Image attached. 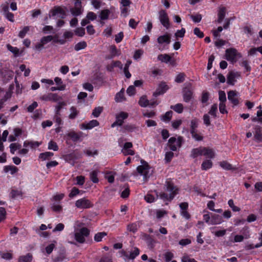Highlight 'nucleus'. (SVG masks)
<instances>
[{"label": "nucleus", "instance_id": "nucleus-1", "mask_svg": "<svg viewBox=\"0 0 262 262\" xmlns=\"http://www.w3.org/2000/svg\"><path fill=\"white\" fill-rule=\"evenodd\" d=\"M164 191L160 192H157V197L164 202L171 201L179 193V189L174 185L170 179H166L164 184Z\"/></svg>", "mask_w": 262, "mask_h": 262}, {"label": "nucleus", "instance_id": "nucleus-2", "mask_svg": "<svg viewBox=\"0 0 262 262\" xmlns=\"http://www.w3.org/2000/svg\"><path fill=\"white\" fill-rule=\"evenodd\" d=\"M203 218L204 222L209 225H216L222 224L224 221L223 217L217 214L210 213L208 211L204 210Z\"/></svg>", "mask_w": 262, "mask_h": 262}, {"label": "nucleus", "instance_id": "nucleus-3", "mask_svg": "<svg viewBox=\"0 0 262 262\" xmlns=\"http://www.w3.org/2000/svg\"><path fill=\"white\" fill-rule=\"evenodd\" d=\"M225 56L226 59L233 63L236 62L238 58L242 57V55L237 52L236 49L229 48L226 50Z\"/></svg>", "mask_w": 262, "mask_h": 262}, {"label": "nucleus", "instance_id": "nucleus-4", "mask_svg": "<svg viewBox=\"0 0 262 262\" xmlns=\"http://www.w3.org/2000/svg\"><path fill=\"white\" fill-rule=\"evenodd\" d=\"M89 234V230L85 227H82L80 229L75 228V238L76 241L80 243H83L85 241V237Z\"/></svg>", "mask_w": 262, "mask_h": 262}, {"label": "nucleus", "instance_id": "nucleus-5", "mask_svg": "<svg viewBox=\"0 0 262 262\" xmlns=\"http://www.w3.org/2000/svg\"><path fill=\"white\" fill-rule=\"evenodd\" d=\"M137 169L138 173L143 177V179L145 181L149 178L152 172V169L146 163L139 166Z\"/></svg>", "mask_w": 262, "mask_h": 262}, {"label": "nucleus", "instance_id": "nucleus-6", "mask_svg": "<svg viewBox=\"0 0 262 262\" xmlns=\"http://www.w3.org/2000/svg\"><path fill=\"white\" fill-rule=\"evenodd\" d=\"M182 138L178 137L177 138L176 137H171L168 140V146L172 151H176L177 149L180 147L182 144Z\"/></svg>", "mask_w": 262, "mask_h": 262}, {"label": "nucleus", "instance_id": "nucleus-7", "mask_svg": "<svg viewBox=\"0 0 262 262\" xmlns=\"http://www.w3.org/2000/svg\"><path fill=\"white\" fill-rule=\"evenodd\" d=\"M243 235H235L234 237L233 240H231L232 243H239L244 241V238L248 239L250 237V235L249 233V228L245 227L242 229Z\"/></svg>", "mask_w": 262, "mask_h": 262}, {"label": "nucleus", "instance_id": "nucleus-8", "mask_svg": "<svg viewBox=\"0 0 262 262\" xmlns=\"http://www.w3.org/2000/svg\"><path fill=\"white\" fill-rule=\"evenodd\" d=\"M75 206L79 209L90 208L93 206V203L90 200L83 198L76 201Z\"/></svg>", "mask_w": 262, "mask_h": 262}, {"label": "nucleus", "instance_id": "nucleus-9", "mask_svg": "<svg viewBox=\"0 0 262 262\" xmlns=\"http://www.w3.org/2000/svg\"><path fill=\"white\" fill-rule=\"evenodd\" d=\"M159 18L162 25L166 29H168L170 27V22L166 11L162 10L159 11Z\"/></svg>", "mask_w": 262, "mask_h": 262}, {"label": "nucleus", "instance_id": "nucleus-10", "mask_svg": "<svg viewBox=\"0 0 262 262\" xmlns=\"http://www.w3.org/2000/svg\"><path fill=\"white\" fill-rule=\"evenodd\" d=\"M74 7L70 9V11L73 15L75 16L80 15L83 11L81 2L80 0H75Z\"/></svg>", "mask_w": 262, "mask_h": 262}, {"label": "nucleus", "instance_id": "nucleus-11", "mask_svg": "<svg viewBox=\"0 0 262 262\" xmlns=\"http://www.w3.org/2000/svg\"><path fill=\"white\" fill-rule=\"evenodd\" d=\"M241 77L240 73L238 72H230L227 77V83L230 85H234L237 79Z\"/></svg>", "mask_w": 262, "mask_h": 262}, {"label": "nucleus", "instance_id": "nucleus-12", "mask_svg": "<svg viewBox=\"0 0 262 262\" xmlns=\"http://www.w3.org/2000/svg\"><path fill=\"white\" fill-rule=\"evenodd\" d=\"M61 99V97H59L57 94L53 93L43 95L40 97V99L42 100L52 101L54 102H57Z\"/></svg>", "mask_w": 262, "mask_h": 262}, {"label": "nucleus", "instance_id": "nucleus-13", "mask_svg": "<svg viewBox=\"0 0 262 262\" xmlns=\"http://www.w3.org/2000/svg\"><path fill=\"white\" fill-rule=\"evenodd\" d=\"M169 89L168 86L165 82H161L159 84L156 92L154 93V95L157 97L159 95L163 94Z\"/></svg>", "mask_w": 262, "mask_h": 262}, {"label": "nucleus", "instance_id": "nucleus-14", "mask_svg": "<svg viewBox=\"0 0 262 262\" xmlns=\"http://www.w3.org/2000/svg\"><path fill=\"white\" fill-rule=\"evenodd\" d=\"M132 147L133 144L131 142H126L123 146L122 152L124 155H133L134 151L131 149Z\"/></svg>", "mask_w": 262, "mask_h": 262}, {"label": "nucleus", "instance_id": "nucleus-15", "mask_svg": "<svg viewBox=\"0 0 262 262\" xmlns=\"http://www.w3.org/2000/svg\"><path fill=\"white\" fill-rule=\"evenodd\" d=\"M157 42L159 45H169L170 42V36L168 34H165L163 35L159 36L157 38Z\"/></svg>", "mask_w": 262, "mask_h": 262}, {"label": "nucleus", "instance_id": "nucleus-16", "mask_svg": "<svg viewBox=\"0 0 262 262\" xmlns=\"http://www.w3.org/2000/svg\"><path fill=\"white\" fill-rule=\"evenodd\" d=\"M99 124V123L97 120H92L88 123L82 124L80 125V128L83 129H90L98 126Z\"/></svg>", "mask_w": 262, "mask_h": 262}, {"label": "nucleus", "instance_id": "nucleus-17", "mask_svg": "<svg viewBox=\"0 0 262 262\" xmlns=\"http://www.w3.org/2000/svg\"><path fill=\"white\" fill-rule=\"evenodd\" d=\"M128 116V113L124 112H121L116 115V119L117 122L118 123V126H121L124 120H125Z\"/></svg>", "mask_w": 262, "mask_h": 262}, {"label": "nucleus", "instance_id": "nucleus-18", "mask_svg": "<svg viewBox=\"0 0 262 262\" xmlns=\"http://www.w3.org/2000/svg\"><path fill=\"white\" fill-rule=\"evenodd\" d=\"M237 93L234 91H230L228 93V99L231 103L236 105L238 104V100L237 98Z\"/></svg>", "mask_w": 262, "mask_h": 262}, {"label": "nucleus", "instance_id": "nucleus-19", "mask_svg": "<svg viewBox=\"0 0 262 262\" xmlns=\"http://www.w3.org/2000/svg\"><path fill=\"white\" fill-rule=\"evenodd\" d=\"M53 16H57L59 17L64 18L66 13L64 9L60 7L55 8L52 11Z\"/></svg>", "mask_w": 262, "mask_h": 262}, {"label": "nucleus", "instance_id": "nucleus-20", "mask_svg": "<svg viewBox=\"0 0 262 262\" xmlns=\"http://www.w3.org/2000/svg\"><path fill=\"white\" fill-rule=\"evenodd\" d=\"M139 104L141 107H146L148 105L154 106L158 104L156 102L149 103L145 96H142L140 98Z\"/></svg>", "mask_w": 262, "mask_h": 262}, {"label": "nucleus", "instance_id": "nucleus-21", "mask_svg": "<svg viewBox=\"0 0 262 262\" xmlns=\"http://www.w3.org/2000/svg\"><path fill=\"white\" fill-rule=\"evenodd\" d=\"M82 133L81 132L76 133L74 131L70 132L67 134V136L74 142L80 140L82 137Z\"/></svg>", "mask_w": 262, "mask_h": 262}, {"label": "nucleus", "instance_id": "nucleus-22", "mask_svg": "<svg viewBox=\"0 0 262 262\" xmlns=\"http://www.w3.org/2000/svg\"><path fill=\"white\" fill-rule=\"evenodd\" d=\"M202 156H204L209 159H212L214 157V153L212 149L208 147H203Z\"/></svg>", "mask_w": 262, "mask_h": 262}, {"label": "nucleus", "instance_id": "nucleus-23", "mask_svg": "<svg viewBox=\"0 0 262 262\" xmlns=\"http://www.w3.org/2000/svg\"><path fill=\"white\" fill-rule=\"evenodd\" d=\"M56 243L57 242L55 241H52V243L47 245L45 249L41 250L42 252L47 254H51L55 248Z\"/></svg>", "mask_w": 262, "mask_h": 262}, {"label": "nucleus", "instance_id": "nucleus-24", "mask_svg": "<svg viewBox=\"0 0 262 262\" xmlns=\"http://www.w3.org/2000/svg\"><path fill=\"white\" fill-rule=\"evenodd\" d=\"M41 144V142L38 141H29L27 140L24 142V146L25 147H30L31 148H35L38 147Z\"/></svg>", "mask_w": 262, "mask_h": 262}, {"label": "nucleus", "instance_id": "nucleus-25", "mask_svg": "<svg viewBox=\"0 0 262 262\" xmlns=\"http://www.w3.org/2000/svg\"><path fill=\"white\" fill-rule=\"evenodd\" d=\"M226 13V9L224 7H220L218 11V23H221L224 18Z\"/></svg>", "mask_w": 262, "mask_h": 262}, {"label": "nucleus", "instance_id": "nucleus-26", "mask_svg": "<svg viewBox=\"0 0 262 262\" xmlns=\"http://www.w3.org/2000/svg\"><path fill=\"white\" fill-rule=\"evenodd\" d=\"M5 172H10L11 174H14L18 171L17 167L13 165H7L4 167Z\"/></svg>", "mask_w": 262, "mask_h": 262}, {"label": "nucleus", "instance_id": "nucleus-27", "mask_svg": "<svg viewBox=\"0 0 262 262\" xmlns=\"http://www.w3.org/2000/svg\"><path fill=\"white\" fill-rule=\"evenodd\" d=\"M158 59L162 62L168 63L170 62L171 57L167 54H160L158 56Z\"/></svg>", "mask_w": 262, "mask_h": 262}, {"label": "nucleus", "instance_id": "nucleus-28", "mask_svg": "<svg viewBox=\"0 0 262 262\" xmlns=\"http://www.w3.org/2000/svg\"><path fill=\"white\" fill-rule=\"evenodd\" d=\"M202 148L203 147H199L193 149L191 150V157L193 158H195L198 156H202Z\"/></svg>", "mask_w": 262, "mask_h": 262}, {"label": "nucleus", "instance_id": "nucleus-29", "mask_svg": "<svg viewBox=\"0 0 262 262\" xmlns=\"http://www.w3.org/2000/svg\"><path fill=\"white\" fill-rule=\"evenodd\" d=\"M54 154L52 152L47 151L39 154V158L42 161L49 160L53 156Z\"/></svg>", "mask_w": 262, "mask_h": 262}, {"label": "nucleus", "instance_id": "nucleus-30", "mask_svg": "<svg viewBox=\"0 0 262 262\" xmlns=\"http://www.w3.org/2000/svg\"><path fill=\"white\" fill-rule=\"evenodd\" d=\"M115 67H118L121 70L123 69V65L120 61H113L108 66L107 70L111 71Z\"/></svg>", "mask_w": 262, "mask_h": 262}, {"label": "nucleus", "instance_id": "nucleus-31", "mask_svg": "<svg viewBox=\"0 0 262 262\" xmlns=\"http://www.w3.org/2000/svg\"><path fill=\"white\" fill-rule=\"evenodd\" d=\"M212 166V163L210 160H206L203 162L201 165V168L202 170H206L210 169Z\"/></svg>", "mask_w": 262, "mask_h": 262}, {"label": "nucleus", "instance_id": "nucleus-32", "mask_svg": "<svg viewBox=\"0 0 262 262\" xmlns=\"http://www.w3.org/2000/svg\"><path fill=\"white\" fill-rule=\"evenodd\" d=\"M32 260V255L28 253L25 255L20 256L18 259V262H31Z\"/></svg>", "mask_w": 262, "mask_h": 262}, {"label": "nucleus", "instance_id": "nucleus-33", "mask_svg": "<svg viewBox=\"0 0 262 262\" xmlns=\"http://www.w3.org/2000/svg\"><path fill=\"white\" fill-rule=\"evenodd\" d=\"M87 46V43L84 41H82L76 43L74 46V50L76 51L85 49Z\"/></svg>", "mask_w": 262, "mask_h": 262}, {"label": "nucleus", "instance_id": "nucleus-34", "mask_svg": "<svg viewBox=\"0 0 262 262\" xmlns=\"http://www.w3.org/2000/svg\"><path fill=\"white\" fill-rule=\"evenodd\" d=\"M70 114L69 116V117L71 119H75L77 116L78 115L79 112L77 110L76 107L75 106L71 107L70 109Z\"/></svg>", "mask_w": 262, "mask_h": 262}, {"label": "nucleus", "instance_id": "nucleus-35", "mask_svg": "<svg viewBox=\"0 0 262 262\" xmlns=\"http://www.w3.org/2000/svg\"><path fill=\"white\" fill-rule=\"evenodd\" d=\"M139 228L138 224L136 223H132L127 225V230L129 232L135 233L137 232Z\"/></svg>", "mask_w": 262, "mask_h": 262}, {"label": "nucleus", "instance_id": "nucleus-36", "mask_svg": "<svg viewBox=\"0 0 262 262\" xmlns=\"http://www.w3.org/2000/svg\"><path fill=\"white\" fill-rule=\"evenodd\" d=\"M111 12L108 9L103 10L100 14V18L101 20H106L108 19Z\"/></svg>", "mask_w": 262, "mask_h": 262}, {"label": "nucleus", "instance_id": "nucleus-37", "mask_svg": "<svg viewBox=\"0 0 262 262\" xmlns=\"http://www.w3.org/2000/svg\"><path fill=\"white\" fill-rule=\"evenodd\" d=\"M192 93L189 90L184 91L183 94V99L184 101L188 102H189L192 98Z\"/></svg>", "mask_w": 262, "mask_h": 262}, {"label": "nucleus", "instance_id": "nucleus-38", "mask_svg": "<svg viewBox=\"0 0 262 262\" xmlns=\"http://www.w3.org/2000/svg\"><path fill=\"white\" fill-rule=\"evenodd\" d=\"M172 111H168L161 118V120L165 122H169L172 116Z\"/></svg>", "mask_w": 262, "mask_h": 262}, {"label": "nucleus", "instance_id": "nucleus-39", "mask_svg": "<svg viewBox=\"0 0 262 262\" xmlns=\"http://www.w3.org/2000/svg\"><path fill=\"white\" fill-rule=\"evenodd\" d=\"M116 102H122L124 100V91L122 90L119 92L117 93L115 98Z\"/></svg>", "mask_w": 262, "mask_h": 262}, {"label": "nucleus", "instance_id": "nucleus-40", "mask_svg": "<svg viewBox=\"0 0 262 262\" xmlns=\"http://www.w3.org/2000/svg\"><path fill=\"white\" fill-rule=\"evenodd\" d=\"M171 108L178 113H181L183 111V106L181 103H178L174 105L171 106Z\"/></svg>", "mask_w": 262, "mask_h": 262}, {"label": "nucleus", "instance_id": "nucleus-41", "mask_svg": "<svg viewBox=\"0 0 262 262\" xmlns=\"http://www.w3.org/2000/svg\"><path fill=\"white\" fill-rule=\"evenodd\" d=\"M7 49L12 52L15 56H18L19 54V49L17 47H14L11 46L10 44L7 45Z\"/></svg>", "mask_w": 262, "mask_h": 262}, {"label": "nucleus", "instance_id": "nucleus-42", "mask_svg": "<svg viewBox=\"0 0 262 262\" xmlns=\"http://www.w3.org/2000/svg\"><path fill=\"white\" fill-rule=\"evenodd\" d=\"M198 120L197 119H193L190 122V132L192 131H196V128L198 126Z\"/></svg>", "mask_w": 262, "mask_h": 262}, {"label": "nucleus", "instance_id": "nucleus-43", "mask_svg": "<svg viewBox=\"0 0 262 262\" xmlns=\"http://www.w3.org/2000/svg\"><path fill=\"white\" fill-rule=\"evenodd\" d=\"M139 254V250L138 248L135 247L130 252L128 258L132 259H134L136 256Z\"/></svg>", "mask_w": 262, "mask_h": 262}, {"label": "nucleus", "instance_id": "nucleus-44", "mask_svg": "<svg viewBox=\"0 0 262 262\" xmlns=\"http://www.w3.org/2000/svg\"><path fill=\"white\" fill-rule=\"evenodd\" d=\"M90 179L95 183L98 182V171L97 170H94L90 173Z\"/></svg>", "mask_w": 262, "mask_h": 262}, {"label": "nucleus", "instance_id": "nucleus-45", "mask_svg": "<svg viewBox=\"0 0 262 262\" xmlns=\"http://www.w3.org/2000/svg\"><path fill=\"white\" fill-rule=\"evenodd\" d=\"M67 103L64 101L59 102L57 105L55 106V114L59 115L60 111L63 106H66Z\"/></svg>", "mask_w": 262, "mask_h": 262}, {"label": "nucleus", "instance_id": "nucleus-46", "mask_svg": "<svg viewBox=\"0 0 262 262\" xmlns=\"http://www.w3.org/2000/svg\"><path fill=\"white\" fill-rule=\"evenodd\" d=\"M190 134H191L192 138L195 140L199 141L203 140V136L201 134L198 133L197 130L191 132Z\"/></svg>", "mask_w": 262, "mask_h": 262}, {"label": "nucleus", "instance_id": "nucleus-47", "mask_svg": "<svg viewBox=\"0 0 262 262\" xmlns=\"http://www.w3.org/2000/svg\"><path fill=\"white\" fill-rule=\"evenodd\" d=\"M229 206L232 209L234 212H238L241 210L240 208L234 205L233 200L230 199L228 202Z\"/></svg>", "mask_w": 262, "mask_h": 262}, {"label": "nucleus", "instance_id": "nucleus-48", "mask_svg": "<svg viewBox=\"0 0 262 262\" xmlns=\"http://www.w3.org/2000/svg\"><path fill=\"white\" fill-rule=\"evenodd\" d=\"M21 147V145L18 143H11L10 145V152L14 154L15 151Z\"/></svg>", "mask_w": 262, "mask_h": 262}, {"label": "nucleus", "instance_id": "nucleus-49", "mask_svg": "<svg viewBox=\"0 0 262 262\" xmlns=\"http://www.w3.org/2000/svg\"><path fill=\"white\" fill-rule=\"evenodd\" d=\"M143 53L144 51L143 50L139 49L136 50L134 55V59L136 60L139 59L143 55Z\"/></svg>", "mask_w": 262, "mask_h": 262}, {"label": "nucleus", "instance_id": "nucleus-50", "mask_svg": "<svg viewBox=\"0 0 262 262\" xmlns=\"http://www.w3.org/2000/svg\"><path fill=\"white\" fill-rule=\"evenodd\" d=\"M49 149L53 150L54 151H57L58 150V147L57 143L53 141H51L48 143Z\"/></svg>", "mask_w": 262, "mask_h": 262}, {"label": "nucleus", "instance_id": "nucleus-51", "mask_svg": "<svg viewBox=\"0 0 262 262\" xmlns=\"http://www.w3.org/2000/svg\"><path fill=\"white\" fill-rule=\"evenodd\" d=\"M185 29L182 28L181 30L177 31V32L174 34V36L177 38H178L179 37L183 38L185 35Z\"/></svg>", "mask_w": 262, "mask_h": 262}, {"label": "nucleus", "instance_id": "nucleus-52", "mask_svg": "<svg viewBox=\"0 0 262 262\" xmlns=\"http://www.w3.org/2000/svg\"><path fill=\"white\" fill-rule=\"evenodd\" d=\"M217 111V105L216 104H213L209 112L210 115L214 117H216V112Z\"/></svg>", "mask_w": 262, "mask_h": 262}, {"label": "nucleus", "instance_id": "nucleus-53", "mask_svg": "<svg viewBox=\"0 0 262 262\" xmlns=\"http://www.w3.org/2000/svg\"><path fill=\"white\" fill-rule=\"evenodd\" d=\"M29 30L30 27L29 26L24 27L23 29L19 32L18 36L20 38H24Z\"/></svg>", "mask_w": 262, "mask_h": 262}, {"label": "nucleus", "instance_id": "nucleus-54", "mask_svg": "<svg viewBox=\"0 0 262 262\" xmlns=\"http://www.w3.org/2000/svg\"><path fill=\"white\" fill-rule=\"evenodd\" d=\"M53 39V36L52 35H48L47 36H44L41 38L40 39L41 42L43 43V45H46L48 42L51 41Z\"/></svg>", "mask_w": 262, "mask_h": 262}, {"label": "nucleus", "instance_id": "nucleus-55", "mask_svg": "<svg viewBox=\"0 0 262 262\" xmlns=\"http://www.w3.org/2000/svg\"><path fill=\"white\" fill-rule=\"evenodd\" d=\"M106 235V233L104 232H99L95 234L94 237V239L96 242H100L102 238Z\"/></svg>", "mask_w": 262, "mask_h": 262}, {"label": "nucleus", "instance_id": "nucleus-56", "mask_svg": "<svg viewBox=\"0 0 262 262\" xmlns=\"http://www.w3.org/2000/svg\"><path fill=\"white\" fill-rule=\"evenodd\" d=\"M79 193L80 190L76 187H74L72 189L71 192L69 193V196L70 198H73L74 196L77 195Z\"/></svg>", "mask_w": 262, "mask_h": 262}, {"label": "nucleus", "instance_id": "nucleus-57", "mask_svg": "<svg viewBox=\"0 0 262 262\" xmlns=\"http://www.w3.org/2000/svg\"><path fill=\"white\" fill-rule=\"evenodd\" d=\"M102 107H96L93 111V112H92V115L94 117H98L100 114H101V113L102 112Z\"/></svg>", "mask_w": 262, "mask_h": 262}, {"label": "nucleus", "instance_id": "nucleus-58", "mask_svg": "<svg viewBox=\"0 0 262 262\" xmlns=\"http://www.w3.org/2000/svg\"><path fill=\"white\" fill-rule=\"evenodd\" d=\"M174 255L171 252H167L164 254V258L166 262H169L173 258Z\"/></svg>", "mask_w": 262, "mask_h": 262}, {"label": "nucleus", "instance_id": "nucleus-59", "mask_svg": "<svg viewBox=\"0 0 262 262\" xmlns=\"http://www.w3.org/2000/svg\"><path fill=\"white\" fill-rule=\"evenodd\" d=\"M220 165L226 170H230L232 169V165L226 161L220 162Z\"/></svg>", "mask_w": 262, "mask_h": 262}, {"label": "nucleus", "instance_id": "nucleus-60", "mask_svg": "<svg viewBox=\"0 0 262 262\" xmlns=\"http://www.w3.org/2000/svg\"><path fill=\"white\" fill-rule=\"evenodd\" d=\"M52 209L54 211L60 212L62 210V206L58 203H54Z\"/></svg>", "mask_w": 262, "mask_h": 262}, {"label": "nucleus", "instance_id": "nucleus-61", "mask_svg": "<svg viewBox=\"0 0 262 262\" xmlns=\"http://www.w3.org/2000/svg\"><path fill=\"white\" fill-rule=\"evenodd\" d=\"M1 257L6 260H10L12 258V253L9 252H5L1 253Z\"/></svg>", "mask_w": 262, "mask_h": 262}, {"label": "nucleus", "instance_id": "nucleus-62", "mask_svg": "<svg viewBox=\"0 0 262 262\" xmlns=\"http://www.w3.org/2000/svg\"><path fill=\"white\" fill-rule=\"evenodd\" d=\"M75 33L78 36L82 37L85 34V29L83 28H78L75 30Z\"/></svg>", "mask_w": 262, "mask_h": 262}, {"label": "nucleus", "instance_id": "nucleus-63", "mask_svg": "<svg viewBox=\"0 0 262 262\" xmlns=\"http://www.w3.org/2000/svg\"><path fill=\"white\" fill-rule=\"evenodd\" d=\"M124 37V34L122 32H120L115 36V40L116 43L120 42Z\"/></svg>", "mask_w": 262, "mask_h": 262}, {"label": "nucleus", "instance_id": "nucleus-64", "mask_svg": "<svg viewBox=\"0 0 262 262\" xmlns=\"http://www.w3.org/2000/svg\"><path fill=\"white\" fill-rule=\"evenodd\" d=\"M173 157V153L172 151H167L165 156V160L167 163L169 162Z\"/></svg>", "mask_w": 262, "mask_h": 262}]
</instances>
